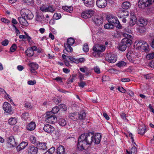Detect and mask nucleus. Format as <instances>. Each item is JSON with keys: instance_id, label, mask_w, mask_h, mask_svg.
I'll list each match as a JSON object with an SVG mask.
<instances>
[{"instance_id": "nucleus-17", "label": "nucleus", "mask_w": 154, "mask_h": 154, "mask_svg": "<svg viewBox=\"0 0 154 154\" xmlns=\"http://www.w3.org/2000/svg\"><path fill=\"white\" fill-rule=\"evenodd\" d=\"M18 20L20 23L22 25L27 26L29 25V23L24 17H18Z\"/></svg>"}, {"instance_id": "nucleus-37", "label": "nucleus", "mask_w": 154, "mask_h": 154, "mask_svg": "<svg viewBox=\"0 0 154 154\" xmlns=\"http://www.w3.org/2000/svg\"><path fill=\"white\" fill-rule=\"evenodd\" d=\"M77 76L76 74L72 75V76H70L69 78L68 79L67 82L68 84H70L73 82V80L75 77H76Z\"/></svg>"}, {"instance_id": "nucleus-8", "label": "nucleus", "mask_w": 154, "mask_h": 154, "mask_svg": "<svg viewBox=\"0 0 154 154\" xmlns=\"http://www.w3.org/2000/svg\"><path fill=\"white\" fill-rule=\"evenodd\" d=\"M6 142L8 146L10 148L15 147L17 145L13 136H11L7 138Z\"/></svg>"}, {"instance_id": "nucleus-18", "label": "nucleus", "mask_w": 154, "mask_h": 154, "mask_svg": "<svg viewBox=\"0 0 154 154\" xmlns=\"http://www.w3.org/2000/svg\"><path fill=\"white\" fill-rule=\"evenodd\" d=\"M29 66L30 67V70L31 72L35 73V70L38 69V66L36 63H32L29 64Z\"/></svg>"}, {"instance_id": "nucleus-28", "label": "nucleus", "mask_w": 154, "mask_h": 154, "mask_svg": "<svg viewBox=\"0 0 154 154\" xmlns=\"http://www.w3.org/2000/svg\"><path fill=\"white\" fill-rule=\"evenodd\" d=\"M58 107L59 110V113L66 111L67 109V107L66 105L64 104H60L58 105Z\"/></svg>"}, {"instance_id": "nucleus-48", "label": "nucleus", "mask_w": 154, "mask_h": 154, "mask_svg": "<svg viewBox=\"0 0 154 154\" xmlns=\"http://www.w3.org/2000/svg\"><path fill=\"white\" fill-rule=\"evenodd\" d=\"M17 48V45L15 44H13L10 48V51L11 52H14L15 51Z\"/></svg>"}, {"instance_id": "nucleus-36", "label": "nucleus", "mask_w": 154, "mask_h": 154, "mask_svg": "<svg viewBox=\"0 0 154 154\" xmlns=\"http://www.w3.org/2000/svg\"><path fill=\"white\" fill-rule=\"evenodd\" d=\"M9 124L11 125H14L17 122V120L15 118H11L8 121Z\"/></svg>"}, {"instance_id": "nucleus-63", "label": "nucleus", "mask_w": 154, "mask_h": 154, "mask_svg": "<svg viewBox=\"0 0 154 154\" xmlns=\"http://www.w3.org/2000/svg\"><path fill=\"white\" fill-rule=\"evenodd\" d=\"M36 81L35 80L33 81L29 80L28 82V84L29 85H33L36 84Z\"/></svg>"}, {"instance_id": "nucleus-51", "label": "nucleus", "mask_w": 154, "mask_h": 154, "mask_svg": "<svg viewBox=\"0 0 154 154\" xmlns=\"http://www.w3.org/2000/svg\"><path fill=\"white\" fill-rule=\"evenodd\" d=\"M123 33H122V32H116L114 33V36L116 38H118L121 37L122 35H123Z\"/></svg>"}, {"instance_id": "nucleus-32", "label": "nucleus", "mask_w": 154, "mask_h": 154, "mask_svg": "<svg viewBox=\"0 0 154 154\" xmlns=\"http://www.w3.org/2000/svg\"><path fill=\"white\" fill-rule=\"evenodd\" d=\"M130 3L128 2H124L122 4V8L124 9H128L130 7Z\"/></svg>"}, {"instance_id": "nucleus-56", "label": "nucleus", "mask_w": 154, "mask_h": 154, "mask_svg": "<svg viewBox=\"0 0 154 154\" xmlns=\"http://www.w3.org/2000/svg\"><path fill=\"white\" fill-rule=\"evenodd\" d=\"M40 10L43 12L45 11L47 12V7H46L44 5H43L41 6L40 7Z\"/></svg>"}, {"instance_id": "nucleus-47", "label": "nucleus", "mask_w": 154, "mask_h": 154, "mask_svg": "<svg viewBox=\"0 0 154 154\" xmlns=\"http://www.w3.org/2000/svg\"><path fill=\"white\" fill-rule=\"evenodd\" d=\"M55 150V148L54 147H52L49 149L47 152H45V154H52L54 152Z\"/></svg>"}, {"instance_id": "nucleus-20", "label": "nucleus", "mask_w": 154, "mask_h": 154, "mask_svg": "<svg viewBox=\"0 0 154 154\" xmlns=\"http://www.w3.org/2000/svg\"><path fill=\"white\" fill-rule=\"evenodd\" d=\"M94 0H85L84 3L85 5L88 7L91 8L94 5Z\"/></svg>"}, {"instance_id": "nucleus-21", "label": "nucleus", "mask_w": 154, "mask_h": 154, "mask_svg": "<svg viewBox=\"0 0 154 154\" xmlns=\"http://www.w3.org/2000/svg\"><path fill=\"white\" fill-rule=\"evenodd\" d=\"M28 145V143L27 142H22L17 147V151L19 152L20 151L24 149Z\"/></svg>"}, {"instance_id": "nucleus-24", "label": "nucleus", "mask_w": 154, "mask_h": 154, "mask_svg": "<svg viewBox=\"0 0 154 154\" xmlns=\"http://www.w3.org/2000/svg\"><path fill=\"white\" fill-rule=\"evenodd\" d=\"M35 123L34 122H31L27 125L26 128L29 131H33L35 129Z\"/></svg>"}, {"instance_id": "nucleus-58", "label": "nucleus", "mask_w": 154, "mask_h": 154, "mask_svg": "<svg viewBox=\"0 0 154 154\" xmlns=\"http://www.w3.org/2000/svg\"><path fill=\"white\" fill-rule=\"evenodd\" d=\"M86 85V83L85 82L81 81L79 83V86L81 88H83Z\"/></svg>"}, {"instance_id": "nucleus-61", "label": "nucleus", "mask_w": 154, "mask_h": 154, "mask_svg": "<svg viewBox=\"0 0 154 154\" xmlns=\"http://www.w3.org/2000/svg\"><path fill=\"white\" fill-rule=\"evenodd\" d=\"M152 75L151 74H148L144 75L143 76L145 78L147 79H150L152 77Z\"/></svg>"}, {"instance_id": "nucleus-45", "label": "nucleus", "mask_w": 154, "mask_h": 154, "mask_svg": "<svg viewBox=\"0 0 154 154\" xmlns=\"http://www.w3.org/2000/svg\"><path fill=\"white\" fill-rule=\"evenodd\" d=\"M126 57L127 59L130 61L132 62L133 61V57L132 56V54H131L129 52H128L126 55Z\"/></svg>"}, {"instance_id": "nucleus-2", "label": "nucleus", "mask_w": 154, "mask_h": 154, "mask_svg": "<svg viewBox=\"0 0 154 154\" xmlns=\"http://www.w3.org/2000/svg\"><path fill=\"white\" fill-rule=\"evenodd\" d=\"M123 36L124 37L121 41L123 44H124L126 45L128 47H129L132 43V39L133 37L131 35L126 33H123Z\"/></svg>"}, {"instance_id": "nucleus-59", "label": "nucleus", "mask_w": 154, "mask_h": 154, "mask_svg": "<svg viewBox=\"0 0 154 154\" xmlns=\"http://www.w3.org/2000/svg\"><path fill=\"white\" fill-rule=\"evenodd\" d=\"M94 72L97 74H99L100 72V69L99 67L97 66H96V67H94Z\"/></svg>"}, {"instance_id": "nucleus-16", "label": "nucleus", "mask_w": 154, "mask_h": 154, "mask_svg": "<svg viewBox=\"0 0 154 154\" xmlns=\"http://www.w3.org/2000/svg\"><path fill=\"white\" fill-rule=\"evenodd\" d=\"M93 21L97 25H100L103 23V19L102 17L96 16L93 18Z\"/></svg>"}, {"instance_id": "nucleus-34", "label": "nucleus", "mask_w": 154, "mask_h": 154, "mask_svg": "<svg viewBox=\"0 0 154 154\" xmlns=\"http://www.w3.org/2000/svg\"><path fill=\"white\" fill-rule=\"evenodd\" d=\"M86 117V113L85 112L82 111L79 114V116H78L79 119L80 120H84Z\"/></svg>"}, {"instance_id": "nucleus-1", "label": "nucleus", "mask_w": 154, "mask_h": 154, "mask_svg": "<svg viewBox=\"0 0 154 154\" xmlns=\"http://www.w3.org/2000/svg\"><path fill=\"white\" fill-rule=\"evenodd\" d=\"M101 135L97 133L94 135V132L92 131L82 134L79 137L77 148L79 150H87L93 142L96 144L100 143Z\"/></svg>"}, {"instance_id": "nucleus-54", "label": "nucleus", "mask_w": 154, "mask_h": 154, "mask_svg": "<svg viewBox=\"0 0 154 154\" xmlns=\"http://www.w3.org/2000/svg\"><path fill=\"white\" fill-rule=\"evenodd\" d=\"M130 19L133 20V21H137V17L135 14L134 13H131V18Z\"/></svg>"}, {"instance_id": "nucleus-52", "label": "nucleus", "mask_w": 154, "mask_h": 154, "mask_svg": "<svg viewBox=\"0 0 154 154\" xmlns=\"http://www.w3.org/2000/svg\"><path fill=\"white\" fill-rule=\"evenodd\" d=\"M22 117L26 120L28 118H29V114L28 113L26 112L23 113L22 115Z\"/></svg>"}, {"instance_id": "nucleus-22", "label": "nucleus", "mask_w": 154, "mask_h": 154, "mask_svg": "<svg viewBox=\"0 0 154 154\" xmlns=\"http://www.w3.org/2000/svg\"><path fill=\"white\" fill-rule=\"evenodd\" d=\"M44 17L43 14L41 13L36 12V20L42 22L44 19Z\"/></svg>"}, {"instance_id": "nucleus-9", "label": "nucleus", "mask_w": 154, "mask_h": 154, "mask_svg": "<svg viewBox=\"0 0 154 154\" xmlns=\"http://www.w3.org/2000/svg\"><path fill=\"white\" fill-rule=\"evenodd\" d=\"M105 59L108 62L113 63L116 61L117 57L115 55L109 53L106 55Z\"/></svg>"}, {"instance_id": "nucleus-57", "label": "nucleus", "mask_w": 154, "mask_h": 154, "mask_svg": "<svg viewBox=\"0 0 154 154\" xmlns=\"http://www.w3.org/2000/svg\"><path fill=\"white\" fill-rule=\"evenodd\" d=\"M30 142L33 144L35 143L36 142V140L35 137L33 136H31L30 137Z\"/></svg>"}, {"instance_id": "nucleus-14", "label": "nucleus", "mask_w": 154, "mask_h": 154, "mask_svg": "<svg viewBox=\"0 0 154 154\" xmlns=\"http://www.w3.org/2000/svg\"><path fill=\"white\" fill-rule=\"evenodd\" d=\"M27 151L28 154H37L38 148L33 145H31L28 148Z\"/></svg>"}, {"instance_id": "nucleus-39", "label": "nucleus", "mask_w": 154, "mask_h": 154, "mask_svg": "<svg viewBox=\"0 0 154 154\" xmlns=\"http://www.w3.org/2000/svg\"><path fill=\"white\" fill-rule=\"evenodd\" d=\"M146 128L145 126L141 128H140L138 130V134H144L145 132Z\"/></svg>"}, {"instance_id": "nucleus-23", "label": "nucleus", "mask_w": 154, "mask_h": 154, "mask_svg": "<svg viewBox=\"0 0 154 154\" xmlns=\"http://www.w3.org/2000/svg\"><path fill=\"white\" fill-rule=\"evenodd\" d=\"M147 23V21L146 20L141 18L139 19L138 22V26H145Z\"/></svg>"}, {"instance_id": "nucleus-13", "label": "nucleus", "mask_w": 154, "mask_h": 154, "mask_svg": "<svg viewBox=\"0 0 154 154\" xmlns=\"http://www.w3.org/2000/svg\"><path fill=\"white\" fill-rule=\"evenodd\" d=\"M97 6L100 8H104L107 5L106 0H97L96 2Z\"/></svg>"}, {"instance_id": "nucleus-41", "label": "nucleus", "mask_w": 154, "mask_h": 154, "mask_svg": "<svg viewBox=\"0 0 154 154\" xmlns=\"http://www.w3.org/2000/svg\"><path fill=\"white\" fill-rule=\"evenodd\" d=\"M97 48V46H94L92 50L94 51L93 53V55L94 56H95L96 55H98L99 54V52L98 51Z\"/></svg>"}, {"instance_id": "nucleus-4", "label": "nucleus", "mask_w": 154, "mask_h": 154, "mask_svg": "<svg viewBox=\"0 0 154 154\" xmlns=\"http://www.w3.org/2000/svg\"><path fill=\"white\" fill-rule=\"evenodd\" d=\"M45 119L46 122L50 124H54L57 121L56 117L51 114V111L48 112L46 113Z\"/></svg>"}, {"instance_id": "nucleus-49", "label": "nucleus", "mask_w": 154, "mask_h": 154, "mask_svg": "<svg viewBox=\"0 0 154 154\" xmlns=\"http://www.w3.org/2000/svg\"><path fill=\"white\" fill-rule=\"evenodd\" d=\"M83 50L85 52H87L89 50L88 47L87 43H85L83 45Z\"/></svg>"}, {"instance_id": "nucleus-7", "label": "nucleus", "mask_w": 154, "mask_h": 154, "mask_svg": "<svg viewBox=\"0 0 154 154\" xmlns=\"http://www.w3.org/2000/svg\"><path fill=\"white\" fill-rule=\"evenodd\" d=\"M135 42L137 43V46L138 48L139 47L146 52L149 51V45L146 42L140 40L137 41Z\"/></svg>"}, {"instance_id": "nucleus-30", "label": "nucleus", "mask_w": 154, "mask_h": 154, "mask_svg": "<svg viewBox=\"0 0 154 154\" xmlns=\"http://www.w3.org/2000/svg\"><path fill=\"white\" fill-rule=\"evenodd\" d=\"M128 47L126 45L124 44H123L121 42L119 45L118 49L121 51H124L126 49L127 47Z\"/></svg>"}, {"instance_id": "nucleus-11", "label": "nucleus", "mask_w": 154, "mask_h": 154, "mask_svg": "<svg viewBox=\"0 0 154 154\" xmlns=\"http://www.w3.org/2000/svg\"><path fill=\"white\" fill-rule=\"evenodd\" d=\"M3 108L5 112L9 114H11L13 112L11 105L7 102L4 103L3 106Z\"/></svg>"}, {"instance_id": "nucleus-38", "label": "nucleus", "mask_w": 154, "mask_h": 154, "mask_svg": "<svg viewBox=\"0 0 154 154\" xmlns=\"http://www.w3.org/2000/svg\"><path fill=\"white\" fill-rule=\"evenodd\" d=\"M75 42V41L74 39L71 37L67 39V42L66 43L72 45Z\"/></svg>"}, {"instance_id": "nucleus-26", "label": "nucleus", "mask_w": 154, "mask_h": 154, "mask_svg": "<svg viewBox=\"0 0 154 154\" xmlns=\"http://www.w3.org/2000/svg\"><path fill=\"white\" fill-rule=\"evenodd\" d=\"M37 146L41 150H44L47 149L46 143H40L39 142L37 144Z\"/></svg>"}, {"instance_id": "nucleus-5", "label": "nucleus", "mask_w": 154, "mask_h": 154, "mask_svg": "<svg viewBox=\"0 0 154 154\" xmlns=\"http://www.w3.org/2000/svg\"><path fill=\"white\" fill-rule=\"evenodd\" d=\"M154 2V0H139L138 6L140 8L144 9L151 5Z\"/></svg>"}, {"instance_id": "nucleus-25", "label": "nucleus", "mask_w": 154, "mask_h": 154, "mask_svg": "<svg viewBox=\"0 0 154 154\" xmlns=\"http://www.w3.org/2000/svg\"><path fill=\"white\" fill-rule=\"evenodd\" d=\"M65 151V149L63 146H60L57 149V154H64Z\"/></svg>"}, {"instance_id": "nucleus-27", "label": "nucleus", "mask_w": 154, "mask_h": 154, "mask_svg": "<svg viewBox=\"0 0 154 154\" xmlns=\"http://www.w3.org/2000/svg\"><path fill=\"white\" fill-rule=\"evenodd\" d=\"M137 30L138 33L142 34L146 32V29L144 26H139L137 28Z\"/></svg>"}, {"instance_id": "nucleus-55", "label": "nucleus", "mask_w": 154, "mask_h": 154, "mask_svg": "<svg viewBox=\"0 0 154 154\" xmlns=\"http://www.w3.org/2000/svg\"><path fill=\"white\" fill-rule=\"evenodd\" d=\"M147 57L149 60L152 59L154 57V52L147 54Z\"/></svg>"}, {"instance_id": "nucleus-31", "label": "nucleus", "mask_w": 154, "mask_h": 154, "mask_svg": "<svg viewBox=\"0 0 154 154\" xmlns=\"http://www.w3.org/2000/svg\"><path fill=\"white\" fill-rule=\"evenodd\" d=\"M25 53L26 55L29 57H32L34 54V52L30 48H29L27 49L25 51Z\"/></svg>"}, {"instance_id": "nucleus-3", "label": "nucleus", "mask_w": 154, "mask_h": 154, "mask_svg": "<svg viewBox=\"0 0 154 154\" xmlns=\"http://www.w3.org/2000/svg\"><path fill=\"white\" fill-rule=\"evenodd\" d=\"M108 21L109 23L112 25L113 26H115L119 29H122V26L121 25L116 17L110 16L109 17Z\"/></svg>"}, {"instance_id": "nucleus-50", "label": "nucleus", "mask_w": 154, "mask_h": 154, "mask_svg": "<svg viewBox=\"0 0 154 154\" xmlns=\"http://www.w3.org/2000/svg\"><path fill=\"white\" fill-rule=\"evenodd\" d=\"M113 27L114 26H113L112 25L110 24L109 23L105 24L104 26L105 28L108 29H112L113 28Z\"/></svg>"}, {"instance_id": "nucleus-42", "label": "nucleus", "mask_w": 154, "mask_h": 154, "mask_svg": "<svg viewBox=\"0 0 154 154\" xmlns=\"http://www.w3.org/2000/svg\"><path fill=\"white\" fill-rule=\"evenodd\" d=\"M61 17V14L58 13H55L54 14L53 17L54 19L57 20L60 19Z\"/></svg>"}, {"instance_id": "nucleus-29", "label": "nucleus", "mask_w": 154, "mask_h": 154, "mask_svg": "<svg viewBox=\"0 0 154 154\" xmlns=\"http://www.w3.org/2000/svg\"><path fill=\"white\" fill-rule=\"evenodd\" d=\"M62 8L64 11L70 13H71L73 10V8L71 6H63L62 7Z\"/></svg>"}, {"instance_id": "nucleus-64", "label": "nucleus", "mask_w": 154, "mask_h": 154, "mask_svg": "<svg viewBox=\"0 0 154 154\" xmlns=\"http://www.w3.org/2000/svg\"><path fill=\"white\" fill-rule=\"evenodd\" d=\"M1 21L5 23H10V21L5 18H2L1 19Z\"/></svg>"}, {"instance_id": "nucleus-10", "label": "nucleus", "mask_w": 154, "mask_h": 154, "mask_svg": "<svg viewBox=\"0 0 154 154\" xmlns=\"http://www.w3.org/2000/svg\"><path fill=\"white\" fill-rule=\"evenodd\" d=\"M94 12V11L92 9L87 10L82 13L81 15L83 18H89L93 15Z\"/></svg>"}, {"instance_id": "nucleus-12", "label": "nucleus", "mask_w": 154, "mask_h": 154, "mask_svg": "<svg viewBox=\"0 0 154 154\" xmlns=\"http://www.w3.org/2000/svg\"><path fill=\"white\" fill-rule=\"evenodd\" d=\"M43 130L45 132L49 134H51L54 132L55 129L51 125L48 124H45L43 128Z\"/></svg>"}, {"instance_id": "nucleus-40", "label": "nucleus", "mask_w": 154, "mask_h": 154, "mask_svg": "<svg viewBox=\"0 0 154 154\" xmlns=\"http://www.w3.org/2000/svg\"><path fill=\"white\" fill-rule=\"evenodd\" d=\"M126 65V63L123 61H121L116 64V66L118 67L121 68L123 67Z\"/></svg>"}, {"instance_id": "nucleus-19", "label": "nucleus", "mask_w": 154, "mask_h": 154, "mask_svg": "<svg viewBox=\"0 0 154 154\" xmlns=\"http://www.w3.org/2000/svg\"><path fill=\"white\" fill-rule=\"evenodd\" d=\"M78 116H79V113H78L77 112H74L72 113L69 114V117L71 119L75 121L79 119Z\"/></svg>"}, {"instance_id": "nucleus-46", "label": "nucleus", "mask_w": 154, "mask_h": 154, "mask_svg": "<svg viewBox=\"0 0 154 154\" xmlns=\"http://www.w3.org/2000/svg\"><path fill=\"white\" fill-rule=\"evenodd\" d=\"M136 147L134 146L132 147L130 151L131 154H137V149Z\"/></svg>"}, {"instance_id": "nucleus-43", "label": "nucleus", "mask_w": 154, "mask_h": 154, "mask_svg": "<svg viewBox=\"0 0 154 154\" xmlns=\"http://www.w3.org/2000/svg\"><path fill=\"white\" fill-rule=\"evenodd\" d=\"M97 50L98 52H99V53H100L101 52H103L105 49V46H103V45H99L97 46Z\"/></svg>"}, {"instance_id": "nucleus-33", "label": "nucleus", "mask_w": 154, "mask_h": 154, "mask_svg": "<svg viewBox=\"0 0 154 154\" xmlns=\"http://www.w3.org/2000/svg\"><path fill=\"white\" fill-rule=\"evenodd\" d=\"M58 122L59 125L62 127L64 126L66 124V120L62 118H60L58 120Z\"/></svg>"}, {"instance_id": "nucleus-44", "label": "nucleus", "mask_w": 154, "mask_h": 154, "mask_svg": "<svg viewBox=\"0 0 154 154\" xmlns=\"http://www.w3.org/2000/svg\"><path fill=\"white\" fill-rule=\"evenodd\" d=\"M51 112V114L52 113L54 114H57L58 112L59 113V109L58 106L53 108Z\"/></svg>"}, {"instance_id": "nucleus-6", "label": "nucleus", "mask_w": 154, "mask_h": 154, "mask_svg": "<svg viewBox=\"0 0 154 154\" xmlns=\"http://www.w3.org/2000/svg\"><path fill=\"white\" fill-rule=\"evenodd\" d=\"M20 13L21 15L23 16L24 18L26 17L27 20H31L33 18V14L29 9H23L21 10Z\"/></svg>"}, {"instance_id": "nucleus-60", "label": "nucleus", "mask_w": 154, "mask_h": 154, "mask_svg": "<svg viewBox=\"0 0 154 154\" xmlns=\"http://www.w3.org/2000/svg\"><path fill=\"white\" fill-rule=\"evenodd\" d=\"M9 41L7 39H5L2 42V45L3 46H7L8 44Z\"/></svg>"}, {"instance_id": "nucleus-35", "label": "nucleus", "mask_w": 154, "mask_h": 154, "mask_svg": "<svg viewBox=\"0 0 154 154\" xmlns=\"http://www.w3.org/2000/svg\"><path fill=\"white\" fill-rule=\"evenodd\" d=\"M56 8L53 5H49L47 7V12L53 13L55 11Z\"/></svg>"}, {"instance_id": "nucleus-53", "label": "nucleus", "mask_w": 154, "mask_h": 154, "mask_svg": "<svg viewBox=\"0 0 154 154\" xmlns=\"http://www.w3.org/2000/svg\"><path fill=\"white\" fill-rule=\"evenodd\" d=\"M12 27L14 28V29L15 30V32L16 33V35L17 36L20 33V31L17 29L16 26L14 25H12Z\"/></svg>"}, {"instance_id": "nucleus-15", "label": "nucleus", "mask_w": 154, "mask_h": 154, "mask_svg": "<svg viewBox=\"0 0 154 154\" xmlns=\"http://www.w3.org/2000/svg\"><path fill=\"white\" fill-rule=\"evenodd\" d=\"M72 45L66 43H64V46L65 49L63 51V52L66 54H67L68 53L72 52L73 51V49L71 47Z\"/></svg>"}, {"instance_id": "nucleus-62", "label": "nucleus", "mask_w": 154, "mask_h": 154, "mask_svg": "<svg viewBox=\"0 0 154 154\" xmlns=\"http://www.w3.org/2000/svg\"><path fill=\"white\" fill-rule=\"evenodd\" d=\"M24 106L28 109H31L32 108L31 104L29 103H26L24 104Z\"/></svg>"}]
</instances>
